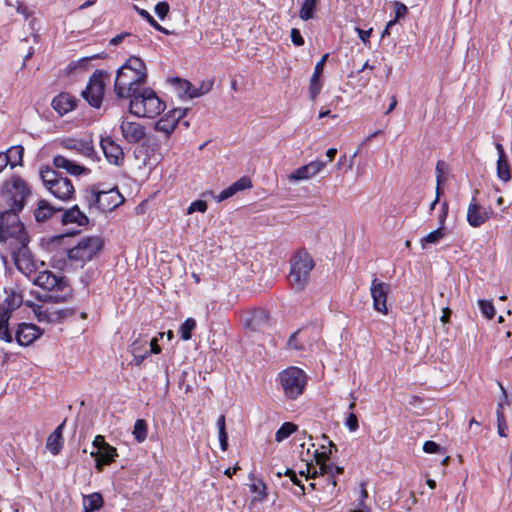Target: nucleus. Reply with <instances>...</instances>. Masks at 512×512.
Segmentation results:
<instances>
[{
	"mask_svg": "<svg viewBox=\"0 0 512 512\" xmlns=\"http://www.w3.org/2000/svg\"><path fill=\"white\" fill-rule=\"evenodd\" d=\"M147 68L144 61L131 56L117 71L114 92L120 99H132L143 90L147 82Z\"/></svg>",
	"mask_w": 512,
	"mask_h": 512,
	"instance_id": "nucleus-1",
	"label": "nucleus"
},
{
	"mask_svg": "<svg viewBox=\"0 0 512 512\" xmlns=\"http://www.w3.org/2000/svg\"><path fill=\"white\" fill-rule=\"evenodd\" d=\"M32 282L47 292L38 296L40 300L65 302L72 296V288L66 277L57 275L52 271L44 270L37 273Z\"/></svg>",
	"mask_w": 512,
	"mask_h": 512,
	"instance_id": "nucleus-2",
	"label": "nucleus"
},
{
	"mask_svg": "<svg viewBox=\"0 0 512 512\" xmlns=\"http://www.w3.org/2000/svg\"><path fill=\"white\" fill-rule=\"evenodd\" d=\"M23 304V295L17 288H4L0 291V340L13 342L9 321L13 313Z\"/></svg>",
	"mask_w": 512,
	"mask_h": 512,
	"instance_id": "nucleus-3",
	"label": "nucleus"
},
{
	"mask_svg": "<svg viewBox=\"0 0 512 512\" xmlns=\"http://www.w3.org/2000/svg\"><path fill=\"white\" fill-rule=\"evenodd\" d=\"M31 189L27 182L19 176L5 181L0 191V208L23 210Z\"/></svg>",
	"mask_w": 512,
	"mask_h": 512,
	"instance_id": "nucleus-4",
	"label": "nucleus"
},
{
	"mask_svg": "<svg viewBox=\"0 0 512 512\" xmlns=\"http://www.w3.org/2000/svg\"><path fill=\"white\" fill-rule=\"evenodd\" d=\"M315 266L312 256L305 250H298L290 259L288 280L296 291H303L309 283L310 273Z\"/></svg>",
	"mask_w": 512,
	"mask_h": 512,
	"instance_id": "nucleus-5",
	"label": "nucleus"
},
{
	"mask_svg": "<svg viewBox=\"0 0 512 512\" xmlns=\"http://www.w3.org/2000/svg\"><path fill=\"white\" fill-rule=\"evenodd\" d=\"M21 210L11 208H0V241L6 242L8 239H14L18 245H25L29 242V237L25 231L24 225L20 220Z\"/></svg>",
	"mask_w": 512,
	"mask_h": 512,
	"instance_id": "nucleus-6",
	"label": "nucleus"
},
{
	"mask_svg": "<svg viewBox=\"0 0 512 512\" xmlns=\"http://www.w3.org/2000/svg\"><path fill=\"white\" fill-rule=\"evenodd\" d=\"M103 241L98 236H88L81 239L74 247L67 251L69 264L74 269L83 268L93 260L101 251Z\"/></svg>",
	"mask_w": 512,
	"mask_h": 512,
	"instance_id": "nucleus-7",
	"label": "nucleus"
},
{
	"mask_svg": "<svg viewBox=\"0 0 512 512\" xmlns=\"http://www.w3.org/2000/svg\"><path fill=\"white\" fill-rule=\"evenodd\" d=\"M129 110L139 117L154 118L165 110V103L151 88L143 90L130 100Z\"/></svg>",
	"mask_w": 512,
	"mask_h": 512,
	"instance_id": "nucleus-8",
	"label": "nucleus"
},
{
	"mask_svg": "<svg viewBox=\"0 0 512 512\" xmlns=\"http://www.w3.org/2000/svg\"><path fill=\"white\" fill-rule=\"evenodd\" d=\"M40 176L46 189L57 199L69 201L74 197L75 189L71 180L63 177L55 169H41Z\"/></svg>",
	"mask_w": 512,
	"mask_h": 512,
	"instance_id": "nucleus-9",
	"label": "nucleus"
},
{
	"mask_svg": "<svg viewBox=\"0 0 512 512\" xmlns=\"http://www.w3.org/2000/svg\"><path fill=\"white\" fill-rule=\"evenodd\" d=\"M123 195L117 188L108 190H98L93 188L86 196V201L90 210L101 212H111L124 202Z\"/></svg>",
	"mask_w": 512,
	"mask_h": 512,
	"instance_id": "nucleus-10",
	"label": "nucleus"
},
{
	"mask_svg": "<svg viewBox=\"0 0 512 512\" xmlns=\"http://www.w3.org/2000/svg\"><path fill=\"white\" fill-rule=\"evenodd\" d=\"M279 380L285 396L294 400L303 393L307 377L301 369L289 367L280 373Z\"/></svg>",
	"mask_w": 512,
	"mask_h": 512,
	"instance_id": "nucleus-11",
	"label": "nucleus"
},
{
	"mask_svg": "<svg viewBox=\"0 0 512 512\" xmlns=\"http://www.w3.org/2000/svg\"><path fill=\"white\" fill-rule=\"evenodd\" d=\"M106 78H108L106 72L102 70L95 71L90 77L86 89L82 91L84 99L95 108H99L102 103Z\"/></svg>",
	"mask_w": 512,
	"mask_h": 512,
	"instance_id": "nucleus-12",
	"label": "nucleus"
},
{
	"mask_svg": "<svg viewBox=\"0 0 512 512\" xmlns=\"http://www.w3.org/2000/svg\"><path fill=\"white\" fill-rule=\"evenodd\" d=\"M33 311L39 322L46 323H60L75 312L74 309L70 308L57 309L54 306L45 305L37 306Z\"/></svg>",
	"mask_w": 512,
	"mask_h": 512,
	"instance_id": "nucleus-13",
	"label": "nucleus"
},
{
	"mask_svg": "<svg viewBox=\"0 0 512 512\" xmlns=\"http://www.w3.org/2000/svg\"><path fill=\"white\" fill-rule=\"evenodd\" d=\"M390 284L373 278L370 286V293L373 299V308L383 314L388 313L387 298L390 292Z\"/></svg>",
	"mask_w": 512,
	"mask_h": 512,
	"instance_id": "nucleus-14",
	"label": "nucleus"
},
{
	"mask_svg": "<svg viewBox=\"0 0 512 512\" xmlns=\"http://www.w3.org/2000/svg\"><path fill=\"white\" fill-rule=\"evenodd\" d=\"M187 111L188 109L186 108H174L170 110L155 123V130L165 133L166 136L171 135L179 121L186 115Z\"/></svg>",
	"mask_w": 512,
	"mask_h": 512,
	"instance_id": "nucleus-15",
	"label": "nucleus"
},
{
	"mask_svg": "<svg viewBox=\"0 0 512 512\" xmlns=\"http://www.w3.org/2000/svg\"><path fill=\"white\" fill-rule=\"evenodd\" d=\"M326 165L327 161H311L310 163L297 168L294 172L289 174L288 180L290 182L309 180L319 174L326 167Z\"/></svg>",
	"mask_w": 512,
	"mask_h": 512,
	"instance_id": "nucleus-16",
	"label": "nucleus"
},
{
	"mask_svg": "<svg viewBox=\"0 0 512 512\" xmlns=\"http://www.w3.org/2000/svg\"><path fill=\"white\" fill-rule=\"evenodd\" d=\"M120 130L125 141L130 144L138 143L146 136V129L142 124L127 118L122 120Z\"/></svg>",
	"mask_w": 512,
	"mask_h": 512,
	"instance_id": "nucleus-17",
	"label": "nucleus"
},
{
	"mask_svg": "<svg viewBox=\"0 0 512 512\" xmlns=\"http://www.w3.org/2000/svg\"><path fill=\"white\" fill-rule=\"evenodd\" d=\"M13 259L17 269L25 276L30 277L35 272L36 266L27 244L19 245L18 250L13 253Z\"/></svg>",
	"mask_w": 512,
	"mask_h": 512,
	"instance_id": "nucleus-18",
	"label": "nucleus"
},
{
	"mask_svg": "<svg viewBox=\"0 0 512 512\" xmlns=\"http://www.w3.org/2000/svg\"><path fill=\"white\" fill-rule=\"evenodd\" d=\"M42 334L39 327L31 323H20L15 332V340L20 346H29Z\"/></svg>",
	"mask_w": 512,
	"mask_h": 512,
	"instance_id": "nucleus-19",
	"label": "nucleus"
},
{
	"mask_svg": "<svg viewBox=\"0 0 512 512\" xmlns=\"http://www.w3.org/2000/svg\"><path fill=\"white\" fill-rule=\"evenodd\" d=\"M492 213L490 209L477 204L473 198L467 209V221L470 226L477 228L489 220Z\"/></svg>",
	"mask_w": 512,
	"mask_h": 512,
	"instance_id": "nucleus-20",
	"label": "nucleus"
},
{
	"mask_svg": "<svg viewBox=\"0 0 512 512\" xmlns=\"http://www.w3.org/2000/svg\"><path fill=\"white\" fill-rule=\"evenodd\" d=\"M101 147L107 160L111 164L119 165L124 158V152L120 145L110 137L101 139Z\"/></svg>",
	"mask_w": 512,
	"mask_h": 512,
	"instance_id": "nucleus-21",
	"label": "nucleus"
},
{
	"mask_svg": "<svg viewBox=\"0 0 512 512\" xmlns=\"http://www.w3.org/2000/svg\"><path fill=\"white\" fill-rule=\"evenodd\" d=\"M60 146L86 157H90L94 152L92 142L84 139L65 138L61 140Z\"/></svg>",
	"mask_w": 512,
	"mask_h": 512,
	"instance_id": "nucleus-22",
	"label": "nucleus"
},
{
	"mask_svg": "<svg viewBox=\"0 0 512 512\" xmlns=\"http://www.w3.org/2000/svg\"><path fill=\"white\" fill-rule=\"evenodd\" d=\"M328 56H329L328 53L324 54L314 67V72L310 79V85H309V94H310L311 100H315L321 91L322 84L320 81V77L323 72L324 65H325V62H326Z\"/></svg>",
	"mask_w": 512,
	"mask_h": 512,
	"instance_id": "nucleus-23",
	"label": "nucleus"
},
{
	"mask_svg": "<svg viewBox=\"0 0 512 512\" xmlns=\"http://www.w3.org/2000/svg\"><path fill=\"white\" fill-rule=\"evenodd\" d=\"M105 447V449L103 448L90 453L91 457L95 459V467L99 471L103 469V466L111 464L118 456L115 447L111 445Z\"/></svg>",
	"mask_w": 512,
	"mask_h": 512,
	"instance_id": "nucleus-24",
	"label": "nucleus"
},
{
	"mask_svg": "<svg viewBox=\"0 0 512 512\" xmlns=\"http://www.w3.org/2000/svg\"><path fill=\"white\" fill-rule=\"evenodd\" d=\"M268 321L269 313L264 309H258L245 319V326L252 331H263L268 325Z\"/></svg>",
	"mask_w": 512,
	"mask_h": 512,
	"instance_id": "nucleus-25",
	"label": "nucleus"
},
{
	"mask_svg": "<svg viewBox=\"0 0 512 512\" xmlns=\"http://www.w3.org/2000/svg\"><path fill=\"white\" fill-rule=\"evenodd\" d=\"M53 165L57 169H63L68 174L79 176L87 171V168L79 165L78 163L68 159L63 155H56L53 158Z\"/></svg>",
	"mask_w": 512,
	"mask_h": 512,
	"instance_id": "nucleus-26",
	"label": "nucleus"
},
{
	"mask_svg": "<svg viewBox=\"0 0 512 512\" xmlns=\"http://www.w3.org/2000/svg\"><path fill=\"white\" fill-rule=\"evenodd\" d=\"M75 106H76V102H75L74 97L68 93H60L52 101V107L61 116L72 111L75 108Z\"/></svg>",
	"mask_w": 512,
	"mask_h": 512,
	"instance_id": "nucleus-27",
	"label": "nucleus"
},
{
	"mask_svg": "<svg viewBox=\"0 0 512 512\" xmlns=\"http://www.w3.org/2000/svg\"><path fill=\"white\" fill-rule=\"evenodd\" d=\"M58 211H61V209L52 206L47 200L41 199L38 200L33 215L38 223H42L47 221L53 214Z\"/></svg>",
	"mask_w": 512,
	"mask_h": 512,
	"instance_id": "nucleus-28",
	"label": "nucleus"
},
{
	"mask_svg": "<svg viewBox=\"0 0 512 512\" xmlns=\"http://www.w3.org/2000/svg\"><path fill=\"white\" fill-rule=\"evenodd\" d=\"M89 222L88 217L83 213L77 205H74L68 210H65L62 215V223L77 224L79 226L86 225Z\"/></svg>",
	"mask_w": 512,
	"mask_h": 512,
	"instance_id": "nucleus-29",
	"label": "nucleus"
},
{
	"mask_svg": "<svg viewBox=\"0 0 512 512\" xmlns=\"http://www.w3.org/2000/svg\"><path fill=\"white\" fill-rule=\"evenodd\" d=\"M495 147L498 152L497 176L502 181L507 182L511 179V174L504 148L500 143H496Z\"/></svg>",
	"mask_w": 512,
	"mask_h": 512,
	"instance_id": "nucleus-30",
	"label": "nucleus"
},
{
	"mask_svg": "<svg viewBox=\"0 0 512 512\" xmlns=\"http://www.w3.org/2000/svg\"><path fill=\"white\" fill-rule=\"evenodd\" d=\"M63 427L64 422L61 423L47 438L46 447L53 455H57L63 447Z\"/></svg>",
	"mask_w": 512,
	"mask_h": 512,
	"instance_id": "nucleus-31",
	"label": "nucleus"
},
{
	"mask_svg": "<svg viewBox=\"0 0 512 512\" xmlns=\"http://www.w3.org/2000/svg\"><path fill=\"white\" fill-rule=\"evenodd\" d=\"M176 80H177V82L179 84V88L190 99L199 97V96H201L203 94H206L212 88V82H208L206 84V86H205V90H201V89L193 87V85L189 81H187V80H180V79H176Z\"/></svg>",
	"mask_w": 512,
	"mask_h": 512,
	"instance_id": "nucleus-32",
	"label": "nucleus"
},
{
	"mask_svg": "<svg viewBox=\"0 0 512 512\" xmlns=\"http://www.w3.org/2000/svg\"><path fill=\"white\" fill-rule=\"evenodd\" d=\"M319 0H304L299 10V17L303 21L314 18L317 3Z\"/></svg>",
	"mask_w": 512,
	"mask_h": 512,
	"instance_id": "nucleus-33",
	"label": "nucleus"
},
{
	"mask_svg": "<svg viewBox=\"0 0 512 512\" xmlns=\"http://www.w3.org/2000/svg\"><path fill=\"white\" fill-rule=\"evenodd\" d=\"M103 506V498L100 493H92L85 497L83 509L88 512H93Z\"/></svg>",
	"mask_w": 512,
	"mask_h": 512,
	"instance_id": "nucleus-34",
	"label": "nucleus"
},
{
	"mask_svg": "<svg viewBox=\"0 0 512 512\" xmlns=\"http://www.w3.org/2000/svg\"><path fill=\"white\" fill-rule=\"evenodd\" d=\"M24 149L22 146H13L7 150V152H3L7 158H9V164L12 168L17 165H21L23 158Z\"/></svg>",
	"mask_w": 512,
	"mask_h": 512,
	"instance_id": "nucleus-35",
	"label": "nucleus"
},
{
	"mask_svg": "<svg viewBox=\"0 0 512 512\" xmlns=\"http://www.w3.org/2000/svg\"><path fill=\"white\" fill-rule=\"evenodd\" d=\"M445 236V230L444 227L440 226L436 230L428 233L425 237H423L420 240L421 247L423 249L426 248L429 244H436L438 243L443 237Z\"/></svg>",
	"mask_w": 512,
	"mask_h": 512,
	"instance_id": "nucleus-36",
	"label": "nucleus"
},
{
	"mask_svg": "<svg viewBox=\"0 0 512 512\" xmlns=\"http://www.w3.org/2000/svg\"><path fill=\"white\" fill-rule=\"evenodd\" d=\"M296 430H297V425H295L294 423H291V422H285L276 431L275 440L277 442H282L285 439H287Z\"/></svg>",
	"mask_w": 512,
	"mask_h": 512,
	"instance_id": "nucleus-37",
	"label": "nucleus"
},
{
	"mask_svg": "<svg viewBox=\"0 0 512 512\" xmlns=\"http://www.w3.org/2000/svg\"><path fill=\"white\" fill-rule=\"evenodd\" d=\"M135 440L139 443H142L147 438V423L144 419L136 420L132 432Z\"/></svg>",
	"mask_w": 512,
	"mask_h": 512,
	"instance_id": "nucleus-38",
	"label": "nucleus"
},
{
	"mask_svg": "<svg viewBox=\"0 0 512 512\" xmlns=\"http://www.w3.org/2000/svg\"><path fill=\"white\" fill-rule=\"evenodd\" d=\"M135 10L138 12V14L144 18L153 28H155L157 31L168 35L170 32L165 29L163 26H161L151 15L148 11L141 9L137 6H134Z\"/></svg>",
	"mask_w": 512,
	"mask_h": 512,
	"instance_id": "nucleus-39",
	"label": "nucleus"
},
{
	"mask_svg": "<svg viewBox=\"0 0 512 512\" xmlns=\"http://www.w3.org/2000/svg\"><path fill=\"white\" fill-rule=\"evenodd\" d=\"M196 328V321L193 318H188L179 328L180 337L187 341L192 337V331Z\"/></svg>",
	"mask_w": 512,
	"mask_h": 512,
	"instance_id": "nucleus-40",
	"label": "nucleus"
},
{
	"mask_svg": "<svg viewBox=\"0 0 512 512\" xmlns=\"http://www.w3.org/2000/svg\"><path fill=\"white\" fill-rule=\"evenodd\" d=\"M478 306H479V309L481 310L482 314L487 319H493L494 318V316H495V308H494V305H493V303L491 301L480 299V300H478Z\"/></svg>",
	"mask_w": 512,
	"mask_h": 512,
	"instance_id": "nucleus-41",
	"label": "nucleus"
},
{
	"mask_svg": "<svg viewBox=\"0 0 512 512\" xmlns=\"http://www.w3.org/2000/svg\"><path fill=\"white\" fill-rule=\"evenodd\" d=\"M147 345H148V340H146L144 338L136 339L130 347L132 355L144 354L145 352H148Z\"/></svg>",
	"mask_w": 512,
	"mask_h": 512,
	"instance_id": "nucleus-42",
	"label": "nucleus"
},
{
	"mask_svg": "<svg viewBox=\"0 0 512 512\" xmlns=\"http://www.w3.org/2000/svg\"><path fill=\"white\" fill-rule=\"evenodd\" d=\"M319 466V469L317 470L318 472V475H327L328 478L331 480V484L333 487L336 486V480H334V473H333V465L332 464H327V463H322V464H318Z\"/></svg>",
	"mask_w": 512,
	"mask_h": 512,
	"instance_id": "nucleus-43",
	"label": "nucleus"
},
{
	"mask_svg": "<svg viewBox=\"0 0 512 512\" xmlns=\"http://www.w3.org/2000/svg\"><path fill=\"white\" fill-rule=\"evenodd\" d=\"M251 186H252V182H251L250 178L246 177V176L240 178L239 180H237L236 182H234L232 184V187H233L235 193L245 190V189H248Z\"/></svg>",
	"mask_w": 512,
	"mask_h": 512,
	"instance_id": "nucleus-44",
	"label": "nucleus"
},
{
	"mask_svg": "<svg viewBox=\"0 0 512 512\" xmlns=\"http://www.w3.org/2000/svg\"><path fill=\"white\" fill-rule=\"evenodd\" d=\"M251 186H252V182H251L250 178L246 177V176L240 178L239 180H237L236 182H234L232 184V187H233L235 193L245 190V189H248Z\"/></svg>",
	"mask_w": 512,
	"mask_h": 512,
	"instance_id": "nucleus-45",
	"label": "nucleus"
},
{
	"mask_svg": "<svg viewBox=\"0 0 512 512\" xmlns=\"http://www.w3.org/2000/svg\"><path fill=\"white\" fill-rule=\"evenodd\" d=\"M207 203L204 200H196L190 204L187 210V214H192L196 211H199L201 213L206 212L207 210Z\"/></svg>",
	"mask_w": 512,
	"mask_h": 512,
	"instance_id": "nucleus-46",
	"label": "nucleus"
},
{
	"mask_svg": "<svg viewBox=\"0 0 512 512\" xmlns=\"http://www.w3.org/2000/svg\"><path fill=\"white\" fill-rule=\"evenodd\" d=\"M284 475L288 476L291 480V482L297 486H299L300 492H298L299 495L305 494V487L301 484L300 480L297 478V475L294 470L292 469H286L284 472Z\"/></svg>",
	"mask_w": 512,
	"mask_h": 512,
	"instance_id": "nucleus-47",
	"label": "nucleus"
},
{
	"mask_svg": "<svg viewBox=\"0 0 512 512\" xmlns=\"http://www.w3.org/2000/svg\"><path fill=\"white\" fill-rule=\"evenodd\" d=\"M170 6L167 2L162 1L156 4L155 13L160 19H164L169 13Z\"/></svg>",
	"mask_w": 512,
	"mask_h": 512,
	"instance_id": "nucleus-48",
	"label": "nucleus"
},
{
	"mask_svg": "<svg viewBox=\"0 0 512 512\" xmlns=\"http://www.w3.org/2000/svg\"><path fill=\"white\" fill-rule=\"evenodd\" d=\"M497 419H498V434L501 437H506L507 436L506 425H505L503 413L501 411V406H499V408L497 410Z\"/></svg>",
	"mask_w": 512,
	"mask_h": 512,
	"instance_id": "nucleus-49",
	"label": "nucleus"
},
{
	"mask_svg": "<svg viewBox=\"0 0 512 512\" xmlns=\"http://www.w3.org/2000/svg\"><path fill=\"white\" fill-rule=\"evenodd\" d=\"M423 451L426 453H440L443 452L439 444L434 441H426L423 444Z\"/></svg>",
	"mask_w": 512,
	"mask_h": 512,
	"instance_id": "nucleus-50",
	"label": "nucleus"
},
{
	"mask_svg": "<svg viewBox=\"0 0 512 512\" xmlns=\"http://www.w3.org/2000/svg\"><path fill=\"white\" fill-rule=\"evenodd\" d=\"M301 476H305L306 479H314L318 476V472L315 466L307 463L305 470L299 472Z\"/></svg>",
	"mask_w": 512,
	"mask_h": 512,
	"instance_id": "nucleus-51",
	"label": "nucleus"
},
{
	"mask_svg": "<svg viewBox=\"0 0 512 512\" xmlns=\"http://www.w3.org/2000/svg\"><path fill=\"white\" fill-rule=\"evenodd\" d=\"M290 36H291V40L294 45H296V46L304 45V39H303L300 31L297 28L291 29Z\"/></svg>",
	"mask_w": 512,
	"mask_h": 512,
	"instance_id": "nucleus-52",
	"label": "nucleus"
},
{
	"mask_svg": "<svg viewBox=\"0 0 512 512\" xmlns=\"http://www.w3.org/2000/svg\"><path fill=\"white\" fill-rule=\"evenodd\" d=\"M346 426L352 432L356 431L359 427L358 418L354 413H350L346 419Z\"/></svg>",
	"mask_w": 512,
	"mask_h": 512,
	"instance_id": "nucleus-53",
	"label": "nucleus"
},
{
	"mask_svg": "<svg viewBox=\"0 0 512 512\" xmlns=\"http://www.w3.org/2000/svg\"><path fill=\"white\" fill-rule=\"evenodd\" d=\"M445 167H446V164L444 161H438L436 164L437 187H440V184L443 182V174H444Z\"/></svg>",
	"mask_w": 512,
	"mask_h": 512,
	"instance_id": "nucleus-54",
	"label": "nucleus"
},
{
	"mask_svg": "<svg viewBox=\"0 0 512 512\" xmlns=\"http://www.w3.org/2000/svg\"><path fill=\"white\" fill-rule=\"evenodd\" d=\"M234 194H235L234 189H233L232 185H230L229 187H227L226 189L221 191L218 196H216V200L218 202H221L223 200H226V199L230 198Z\"/></svg>",
	"mask_w": 512,
	"mask_h": 512,
	"instance_id": "nucleus-55",
	"label": "nucleus"
},
{
	"mask_svg": "<svg viewBox=\"0 0 512 512\" xmlns=\"http://www.w3.org/2000/svg\"><path fill=\"white\" fill-rule=\"evenodd\" d=\"M93 447L96 448V450H100V449H105L106 447L105 446H110V444H108L105 439H104V436L102 435H97L94 440H93Z\"/></svg>",
	"mask_w": 512,
	"mask_h": 512,
	"instance_id": "nucleus-56",
	"label": "nucleus"
},
{
	"mask_svg": "<svg viewBox=\"0 0 512 512\" xmlns=\"http://www.w3.org/2000/svg\"><path fill=\"white\" fill-rule=\"evenodd\" d=\"M355 30H356L359 38L363 41L364 44L369 43V38L372 33V28H370L369 30H363V29L356 27Z\"/></svg>",
	"mask_w": 512,
	"mask_h": 512,
	"instance_id": "nucleus-57",
	"label": "nucleus"
},
{
	"mask_svg": "<svg viewBox=\"0 0 512 512\" xmlns=\"http://www.w3.org/2000/svg\"><path fill=\"white\" fill-rule=\"evenodd\" d=\"M368 497V492L366 490V483L365 482H361L360 483V501H359V504H358V507L359 508H364L365 507V500L367 499Z\"/></svg>",
	"mask_w": 512,
	"mask_h": 512,
	"instance_id": "nucleus-58",
	"label": "nucleus"
},
{
	"mask_svg": "<svg viewBox=\"0 0 512 512\" xmlns=\"http://www.w3.org/2000/svg\"><path fill=\"white\" fill-rule=\"evenodd\" d=\"M394 6H395V14H396L395 19L397 21L398 18L404 16L407 13V7L400 2H395Z\"/></svg>",
	"mask_w": 512,
	"mask_h": 512,
	"instance_id": "nucleus-59",
	"label": "nucleus"
},
{
	"mask_svg": "<svg viewBox=\"0 0 512 512\" xmlns=\"http://www.w3.org/2000/svg\"><path fill=\"white\" fill-rule=\"evenodd\" d=\"M330 455H331V450L327 453V452H322V453H316L315 454V459H316V464H322V463H327V461L330 459Z\"/></svg>",
	"mask_w": 512,
	"mask_h": 512,
	"instance_id": "nucleus-60",
	"label": "nucleus"
},
{
	"mask_svg": "<svg viewBox=\"0 0 512 512\" xmlns=\"http://www.w3.org/2000/svg\"><path fill=\"white\" fill-rule=\"evenodd\" d=\"M251 489L253 492L261 494L262 497H264L266 495V493H265L266 487L262 481H259L258 483L253 484L251 486Z\"/></svg>",
	"mask_w": 512,
	"mask_h": 512,
	"instance_id": "nucleus-61",
	"label": "nucleus"
},
{
	"mask_svg": "<svg viewBox=\"0 0 512 512\" xmlns=\"http://www.w3.org/2000/svg\"><path fill=\"white\" fill-rule=\"evenodd\" d=\"M148 344L150 346V350L148 351V353L159 354L161 352V348L158 345L157 338L151 339L150 342H148Z\"/></svg>",
	"mask_w": 512,
	"mask_h": 512,
	"instance_id": "nucleus-62",
	"label": "nucleus"
},
{
	"mask_svg": "<svg viewBox=\"0 0 512 512\" xmlns=\"http://www.w3.org/2000/svg\"><path fill=\"white\" fill-rule=\"evenodd\" d=\"M447 213H448V204H447V202H444V203H442V211H441V214L439 215V222H440V226H442V227H444V222L446 220Z\"/></svg>",
	"mask_w": 512,
	"mask_h": 512,
	"instance_id": "nucleus-63",
	"label": "nucleus"
},
{
	"mask_svg": "<svg viewBox=\"0 0 512 512\" xmlns=\"http://www.w3.org/2000/svg\"><path fill=\"white\" fill-rule=\"evenodd\" d=\"M219 442H220L221 449L223 451H226L227 447H228V435H227V433L219 434Z\"/></svg>",
	"mask_w": 512,
	"mask_h": 512,
	"instance_id": "nucleus-64",
	"label": "nucleus"
}]
</instances>
